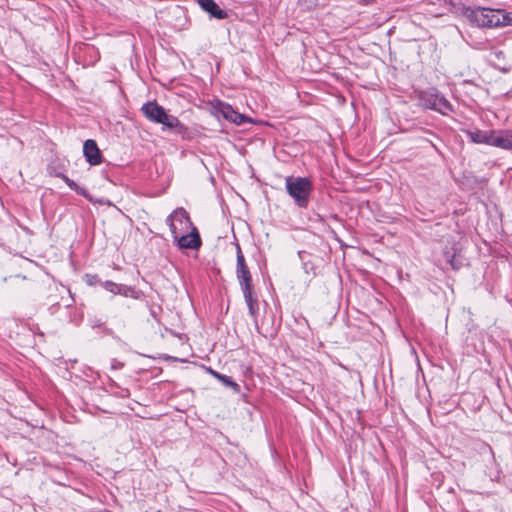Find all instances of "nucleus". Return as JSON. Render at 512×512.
<instances>
[{
  "instance_id": "obj_1",
  "label": "nucleus",
  "mask_w": 512,
  "mask_h": 512,
  "mask_svg": "<svg viewBox=\"0 0 512 512\" xmlns=\"http://www.w3.org/2000/svg\"><path fill=\"white\" fill-rule=\"evenodd\" d=\"M464 16L472 25L480 28H498L512 25V12H506L503 9L466 8Z\"/></svg>"
},
{
  "instance_id": "obj_2",
  "label": "nucleus",
  "mask_w": 512,
  "mask_h": 512,
  "mask_svg": "<svg viewBox=\"0 0 512 512\" xmlns=\"http://www.w3.org/2000/svg\"><path fill=\"white\" fill-rule=\"evenodd\" d=\"M144 116L151 122L161 124L163 131H173L177 134H185L187 127L180 120L159 105L156 101H148L141 107Z\"/></svg>"
},
{
  "instance_id": "obj_3",
  "label": "nucleus",
  "mask_w": 512,
  "mask_h": 512,
  "mask_svg": "<svg viewBox=\"0 0 512 512\" xmlns=\"http://www.w3.org/2000/svg\"><path fill=\"white\" fill-rule=\"evenodd\" d=\"M286 191L295 203L306 208L309 203V197L313 190V184L309 178L288 176L285 179Z\"/></svg>"
},
{
  "instance_id": "obj_4",
  "label": "nucleus",
  "mask_w": 512,
  "mask_h": 512,
  "mask_svg": "<svg viewBox=\"0 0 512 512\" xmlns=\"http://www.w3.org/2000/svg\"><path fill=\"white\" fill-rule=\"evenodd\" d=\"M172 236L187 233L194 226L184 208L175 209L166 219Z\"/></svg>"
},
{
  "instance_id": "obj_5",
  "label": "nucleus",
  "mask_w": 512,
  "mask_h": 512,
  "mask_svg": "<svg viewBox=\"0 0 512 512\" xmlns=\"http://www.w3.org/2000/svg\"><path fill=\"white\" fill-rule=\"evenodd\" d=\"M420 100L424 107L438 111L443 115L452 111V106L449 101L436 90L422 92Z\"/></svg>"
},
{
  "instance_id": "obj_6",
  "label": "nucleus",
  "mask_w": 512,
  "mask_h": 512,
  "mask_svg": "<svg viewBox=\"0 0 512 512\" xmlns=\"http://www.w3.org/2000/svg\"><path fill=\"white\" fill-rule=\"evenodd\" d=\"M212 110L215 115H221L225 120L236 125L250 121L247 116L235 111L231 105L219 100L212 104Z\"/></svg>"
},
{
  "instance_id": "obj_7",
  "label": "nucleus",
  "mask_w": 512,
  "mask_h": 512,
  "mask_svg": "<svg viewBox=\"0 0 512 512\" xmlns=\"http://www.w3.org/2000/svg\"><path fill=\"white\" fill-rule=\"evenodd\" d=\"M465 133L473 143L487 144L501 148V132L496 133L495 131H481L479 129H475L466 130Z\"/></svg>"
},
{
  "instance_id": "obj_8",
  "label": "nucleus",
  "mask_w": 512,
  "mask_h": 512,
  "mask_svg": "<svg viewBox=\"0 0 512 512\" xmlns=\"http://www.w3.org/2000/svg\"><path fill=\"white\" fill-rule=\"evenodd\" d=\"M237 262H236V276L239 281L240 287L246 288L253 286L252 277L249 268L246 264L244 255L239 245H237Z\"/></svg>"
},
{
  "instance_id": "obj_9",
  "label": "nucleus",
  "mask_w": 512,
  "mask_h": 512,
  "mask_svg": "<svg viewBox=\"0 0 512 512\" xmlns=\"http://www.w3.org/2000/svg\"><path fill=\"white\" fill-rule=\"evenodd\" d=\"M173 238L181 249H198L201 246V239L196 227L187 233L175 235Z\"/></svg>"
},
{
  "instance_id": "obj_10",
  "label": "nucleus",
  "mask_w": 512,
  "mask_h": 512,
  "mask_svg": "<svg viewBox=\"0 0 512 512\" xmlns=\"http://www.w3.org/2000/svg\"><path fill=\"white\" fill-rule=\"evenodd\" d=\"M83 153L90 165H98L101 163V153L94 140H86L83 145Z\"/></svg>"
},
{
  "instance_id": "obj_11",
  "label": "nucleus",
  "mask_w": 512,
  "mask_h": 512,
  "mask_svg": "<svg viewBox=\"0 0 512 512\" xmlns=\"http://www.w3.org/2000/svg\"><path fill=\"white\" fill-rule=\"evenodd\" d=\"M199 6L210 14L211 17L217 19H225L227 17V13L222 10L219 5L214 0H198Z\"/></svg>"
},
{
  "instance_id": "obj_12",
  "label": "nucleus",
  "mask_w": 512,
  "mask_h": 512,
  "mask_svg": "<svg viewBox=\"0 0 512 512\" xmlns=\"http://www.w3.org/2000/svg\"><path fill=\"white\" fill-rule=\"evenodd\" d=\"M241 290H242L245 302L248 306L250 315L252 317H256L258 314L259 306H258V299L253 291V286L242 288Z\"/></svg>"
},
{
  "instance_id": "obj_13",
  "label": "nucleus",
  "mask_w": 512,
  "mask_h": 512,
  "mask_svg": "<svg viewBox=\"0 0 512 512\" xmlns=\"http://www.w3.org/2000/svg\"><path fill=\"white\" fill-rule=\"evenodd\" d=\"M211 374L221 381L225 386L233 388L235 391L239 390V385L235 383L229 376L220 374L216 371L210 370Z\"/></svg>"
},
{
  "instance_id": "obj_14",
  "label": "nucleus",
  "mask_w": 512,
  "mask_h": 512,
  "mask_svg": "<svg viewBox=\"0 0 512 512\" xmlns=\"http://www.w3.org/2000/svg\"><path fill=\"white\" fill-rule=\"evenodd\" d=\"M501 148L512 150V130L501 131Z\"/></svg>"
},
{
  "instance_id": "obj_15",
  "label": "nucleus",
  "mask_w": 512,
  "mask_h": 512,
  "mask_svg": "<svg viewBox=\"0 0 512 512\" xmlns=\"http://www.w3.org/2000/svg\"><path fill=\"white\" fill-rule=\"evenodd\" d=\"M102 286L109 292L113 294H118L119 292H123L122 284H116L112 281H105L101 283Z\"/></svg>"
},
{
  "instance_id": "obj_16",
  "label": "nucleus",
  "mask_w": 512,
  "mask_h": 512,
  "mask_svg": "<svg viewBox=\"0 0 512 512\" xmlns=\"http://www.w3.org/2000/svg\"><path fill=\"white\" fill-rule=\"evenodd\" d=\"M122 288L124 289L123 292H119L118 294L126 297L138 298V292L134 288L126 285H122Z\"/></svg>"
},
{
  "instance_id": "obj_17",
  "label": "nucleus",
  "mask_w": 512,
  "mask_h": 512,
  "mask_svg": "<svg viewBox=\"0 0 512 512\" xmlns=\"http://www.w3.org/2000/svg\"><path fill=\"white\" fill-rule=\"evenodd\" d=\"M445 257H446L447 263H449L453 269H455V270L459 269L460 264L456 262L455 254H450L449 252H447L445 254Z\"/></svg>"
},
{
  "instance_id": "obj_18",
  "label": "nucleus",
  "mask_w": 512,
  "mask_h": 512,
  "mask_svg": "<svg viewBox=\"0 0 512 512\" xmlns=\"http://www.w3.org/2000/svg\"><path fill=\"white\" fill-rule=\"evenodd\" d=\"M301 6L305 9H311L317 4V0H299Z\"/></svg>"
},
{
  "instance_id": "obj_19",
  "label": "nucleus",
  "mask_w": 512,
  "mask_h": 512,
  "mask_svg": "<svg viewBox=\"0 0 512 512\" xmlns=\"http://www.w3.org/2000/svg\"><path fill=\"white\" fill-rule=\"evenodd\" d=\"M85 278H86V283H87L88 285H94V284H96V283L100 282V280L98 279V276H97V275L87 274V275L85 276Z\"/></svg>"
},
{
  "instance_id": "obj_20",
  "label": "nucleus",
  "mask_w": 512,
  "mask_h": 512,
  "mask_svg": "<svg viewBox=\"0 0 512 512\" xmlns=\"http://www.w3.org/2000/svg\"><path fill=\"white\" fill-rule=\"evenodd\" d=\"M63 180L65 181V183L72 189V190H75V191H78V185L76 184V182H74L73 180L69 179L67 176H62Z\"/></svg>"
},
{
  "instance_id": "obj_21",
  "label": "nucleus",
  "mask_w": 512,
  "mask_h": 512,
  "mask_svg": "<svg viewBox=\"0 0 512 512\" xmlns=\"http://www.w3.org/2000/svg\"><path fill=\"white\" fill-rule=\"evenodd\" d=\"M76 192H77L78 194H80V195H82V196H84V197L88 198V195H87V192H86V190H85V189H83V188H79V187H78V191H76Z\"/></svg>"
},
{
  "instance_id": "obj_22",
  "label": "nucleus",
  "mask_w": 512,
  "mask_h": 512,
  "mask_svg": "<svg viewBox=\"0 0 512 512\" xmlns=\"http://www.w3.org/2000/svg\"><path fill=\"white\" fill-rule=\"evenodd\" d=\"M493 55L496 57V58H500L503 56V52L502 51H495L493 52Z\"/></svg>"
},
{
  "instance_id": "obj_23",
  "label": "nucleus",
  "mask_w": 512,
  "mask_h": 512,
  "mask_svg": "<svg viewBox=\"0 0 512 512\" xmlns=\"http://www.w3.org/2000/svg\"><path fill=\"white\" fill-rule=\"evenodd\" d=\"M373 1H374V0H359V2H360V3L365 4V5L370 4V3H372Z\"/></svg>"
}]
</instances>
